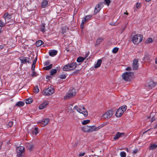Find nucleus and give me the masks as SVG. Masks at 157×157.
Returning a JSON list of instances; mask_svg holds the SVG:
<instances>
[{
	"instance_id": "obj_52",
	"label": "nucleus",
	"mask_w": 157,
	"mask_h": 157,
	"mask_svg": "<svg viewBox=\"0 0 157 157\" xmlns=\"http://www.w3.org/2000/svg\"><path fill=\"white\" fill-rule=\"evenodd\" d=\"M85 154V152H81L79 153V156H83Z\"/></svg>"
},
{
	"instance_id": "obj_37",
	"label": "nucleus",
	"mask_w": 157,
	"mask_h": 157,
	"mask_svg": "<svg viewBox=\"0 0 157 157\" xmlns=\"http://www.w3.org/2000/svg\"><path fill=\"white\" fill-rule=\"evenodd\" d=\"M150 58V56L149 55H145L144 57L143 60H149Z\"/></svg>"
},
{
	"instance_id": "obj_9",
	"label": "nucleus",
	"mask_w": 157,
	"mask_h": 157,
	"mask_svg": "<svg viewBox=\"0 0 157 157\" xmlns=\"http://www.w3.org/2000/svg\"><path fill=\"white\" fill-rule=\"evenodd\" d=\"M54 92V89L52 87L45 89L43 92V94L45 96H49L52 94Z\"/></svg>"
},
{
	"instance_id": "obj_40",
	"label": "nucleus",
	"mask_w": 157,
	"mask_h": 157,
	"mask_svg": "<svg viewBox=\"0 0 157 157\" xmlns=\"http://www.w3.org/2000/svg\"><path fill=\"white\" fill-rule=\"evenodd\" d=\"M90 122V120H85L83 121H82V124L83 125H85V124L88 123H89Z\"/></svg>"
},
{
	"instance_id": "obj_32",
	"label": "nucleus",
	"mask_w": 157,
	"mask_h": 157,
	"mask_svg": "<svg viewBox=\"0 0 157 157\" xmlns=\"http://www.w3.org/2000/svg\"><path fill=\"white\" fill-rule=\"evenodd\" d=\"M24 103L23 102L20 101L16 103V105L19 107H21L23 106L24 105Z\"/></svg>"
},
{
	"instance_id": "obj_14",
	"label": "nucleus",
	"mask_w": 157,
	"mask_h": 157,
	"mask_svg": "<svg viewBox=\"0 0 157 157\" xmlns=\"http://www.w3.org/2000/svg\"><path fill=\"white\" fill-rule=\"evenodd\" d=\"M49 120L48 118H46L43 119L42 120L39 121L38 124L41 126L44 127L47 125L49 122Z\"/></svg>"
},
{
	"instance_id": "obj_61",
	"label": "nucleus",
	"mask_w": 157,
	"mask_h": 157,
	"mask_svg": "<svg viewBox=\"0 0 157 157\" xmlns=\"http://www.w3.org/2000/svg\"><path fill=\"white\" fill-rule=\"evenodd\" d=\"M125 150L128 152L129 151V150L128 148H126Z\"/></svg>"
},
{
	"instance_id": "obj_39",
	"label": "nucleus",
	"mask_w": 157,
	"mask_h": 157,
	"mask_svg": "<svg viewBox=\"0 0 157 157\" xmlns=\"http://www.w3.org/2000/svg\"><path fill=\"white\" fill-rule=\"evenodd\" d=\"M109 25L112 26L117 25L119 24V23L117 22H111L109 23Z\"/></svg>"
},
{
	"instance_id": "obj_56",
	"label": "nucleus",
	"mask_w": 157,
	"mask_h": 157,
	"mask_svg": "<svg viewBox=\"0 0 157 157\" xmlns=\"http://www.w3.org/2000/svg\"><path fill=\"white\" fill-rule=\"evenodd\" d=\"M131 70V68L130 67H128L125 70L126 71H130Z\"/></svg>"
},
{
	"instance_id": "obj_23",
	"label": "nucleus",
	"mask_w": 157,
	"mask_h": 157,
	"mask_svg": "<svg viewBox=\"0 0 157 157\" xmlns=\"http://www.w3.org/2000/svg\"><path fill=\"white\" fill-rule=\"evenodd\" d=\"M57 51L55 50H52L50 51L49 52V55L51 56H54L56 55L57 54Z\"/></svg>"
},
{
	"instance_id": "obj_62",
	"label": "nucleus",
	"mask_w": 157,
	"mask_h": 157,
	"mask_svg": "<svg viewBox=\"0 0 157 157\" xmlns=\"http://www.w3.org/2000/svg\"><path fill=\"white\" fill-rule=\"evenodd\" d=\"M149 130H147V131H145V132H144L143 133V134H144V133H146L148 131H149Z\"/></svg>"
},
{
	"instance_id": "obj_25",
	"label": "nucleus",
	"mask_w": 157,
	"mask_h": 157,
	"mask_svg": "<svg viewBox=\"0 0 157 157\" xmlns=\"http://www.w3.org/2000/svg\"><path fill=\"white\" fill-rule=\"evenodd\" d=\"M38 128L37 127H35L34 129L32 130L31 132L33 134L36 135L39 133Z\"/></svg>"
},
{
	"instance_id": "obj_31",
	"label": "nucleus",
	"mask_w": 157,
	"mask_h": 157,
	"mask_svg": "<svg viewBox=\"0 0 157 157\" xmlns=\"http://www.w3.org/2000/svg\"><path fill=\"white\" fill-rule=\"evenodd\" d=\"M33 99L31 98H27L25 100V102L27 104H29L33 101Z\"/></svg>"
},
{
	"instance_id": "obj_13",
	"label": "nucleus",
	"mask_w": 157,
	"mask_h": 157,
	"mask_svg": "<svg viewBox=\"0 0 157 157\" xmlns=\"http://www.w3.org/2000/svg\"><path fill=\"white\" fill-rule=\"evenodd\" d=\"M20 60L21 61V63H29L31 62V60L29 58L25 57H20L19 58Z\"/></svg>"
},
{
	"instance_id": "obj_60",
	"label": "nucleus",
	"mask_w": 157,
	"mask_h": 157,
	"mask_svg": "<svg viewBox=\"0 0 157 157\" xmlns=\"http://www.w3.org/2000/svg\"><path fill=\"white\" fill-rule=\"evenodd\" d=\"M124 14H126L127 15H128V13H127V12H124Z\"/></svg>"
},
{
	"instance_id": "obj_10",
	"label": "nucleus",
	"mask_w": 157,
	"mask_h": 157,
	"mask_svg": "<svg viewBox=\"0 0 157 157\" xmlns=\"http://www.w3.org/2000/svg\"><path fill=\"white\" fill-rule=\"evenodd\" d=\"M156 83L153 81H151L145 84V87L146 89H148L149 90H151L154 88L156 86Z\"/></svg>"
},
{
	"instance_id": "obj_20",
	"label": "nucleus",
	"mask_w": 157,
	"mask_h": 157,
	"mask_svg": "<svg viewBox=\"0 0 157 157\" xmlns=\"http://www.w3.org/2000/svg\"><path fill=\"white\" fill-rule=\"evenodd\" d=\"M12 15L11 14H9L8 13H6L3 16V17L6 20V19H9L11 18Z\"/></svg>"
},
{
	"instance_id": "obj_43",
	"label": "nucleus",
	"mask_w": 157,
	"mask_h": 157,
	"mask_svg": "<svg viewBox=\"0 0 157 157\" xmlns=\"http://www.w3.org/2000/svg\"><path fill=\"white\" fill-rule=\"evenodd\" d=\"M152 38H148L146 41V42L147 43L149 44L151 43L152 41Z\"/></svg>"
},
{
	"instance_id": "obj_8",
	"label": "nucleus",
	"mask_w": 157,
	"mask_h": 157,
	"mask_svg": "<svg viewBox=\"0 0 157 157\" xmlns=\"http://www.w3.org/2000/svg\"><path fill=\"white\" fill-rule=\"evenodd\" d=\"M114 113V112L112 110H109L101 116V117L105 119H108L110 118Z\"/></svg>"
},
{
	"instance_id": "obj_22",
	"label": "nucleus",
	"mask_w": 157,
	"mask_h": 157,
	"mask_svg": "<svg viewBox=\"0 0 157 157\" xmlns=\"http://www.w3.org/2000/svg\"><path fill=\"white\" fill-rule=\"evenodd\" d=\"M90 126L88 125L85 126L82 128V130L86 132H90Z\"/></svg>"
},
{
	"instance_id": "obj_51",
	"label": "nucleus",
	"mask_w": 157,
	"mask_h": 157,
	"mask_svg": "<svg viewBox=\"0 0 157 157\" xmlns=\"http://www.w3.org/2000/svg\"><path fill=\"white\" fill-rule=\"evenodd\" d=\"M49 63H50L49 61H47L44 62V65L45 66H47L48 65V64H49Z\"/></svg>"
},
{
	"instance_id": "obj_1",
	"label": "nucleus",
	"mask_w": 157,
	"mask_h": 157,
	"mask_svg": "<svg viewBox=\"0 0 157 157\" xmlns=\"http://www.w3.org/2000/svg\"><path fill=\"white\" fill-rule=\"evenodd\" d=\"M77 65V64L75 62H73L71 63H68L63 67V70L64 71L73 70L75 68Z\"/></svg>"
},
{
	"instance_id": "obj_33",
	"label": "nucleus",
	"mask_w": 157,
	"mask_h": 157,
	"mask_svg": "<svg viewBox=\"0 0 157 157\" xmlns=\"http://www.w3.org/2000/svg\"><path fill=\"white\" fill-rule=\"evenodd\" d=\"M52 64H50L49 65L44 67V69L45 70H50L52 68Z\"/></svg>"
},
{
	"instance_id": "obj_53",
	"label": "nucleus",
	"mask_w": 157,
	"mask_h": 157,
	"mask_svg": "<svg viewBox=\"0 0 157 157\" xmlns=\"http://www.w3.org/2000/svg\"><path fill=\"white\" fill-rule=\"evenodd\" d=\"M136 7L138 9L140 7V3H137L136 5Z\"/></svg>"
},
{
	"instance_id": "obj_64",
	"label": "nucleus",
	"mask_w": 157,
	"mask_h": 157,
	"mask_svg": "<svg viewBox=\"0 0 157 157\" xmlns=\"http://www.w3.org/2000/svg\"><path fill=\"white\" fill-rule=\"evenodd\" d=\"M151 0H145V1H146V2H149L150 1H151Z\"/></svg>"
},
{
	"instance_id": "obj_24",
	"label": "nucleus",
	"mask_w": 157,
	"mask_h": 157,
	"mask_svg": "<svg viewBox=\"0 0 157 157\" xmlns=\"http://www.w3.org/2000/svg\"><path fill=\"white\" fill-rule=\"evenodd\" d=\"M102 63V60L101 59H98L97 62L96 64L94 66V67L97 68L100 67Z\"/></svg>"
},
{
	"instance_id": "obj_5",
	"label": "nucleus",
	"mask_w": 157,
	"mask_h": 157,
	"mask_svg": "<svg viewBox=\"0 0 157 157\" xmlns=\"http://www.w3.org/2000/svg\"><path fill=\"white\" fill-rule=\"evenodd\" d=\"M127 108V107L126 105H124L119 108L116 112V116L118 117H121L126 110Z\"/></svg>"
},
{
	"instance_id": "obj_4",
	"label": "nucleus",
	"mask_w": 157,
	"mask_h": 157,
	"mask_svg": "<svg viewBox=\"0 0 157 157\" xmlns=\"http://www.w3.org/2000/svg\"><path fill=\"white\" fill-rule=\"evenodd\" d=\"M134 75V73L132 72H126L122 75V78L125 81H130Z\"/></svg>"
},
{
	"instance_id": "obj_12",
	"label": "nucleus",
	"mask_w": 157,
	"mask_h": 157,
	"mask_svg": "<svg viewBox=\"0 0 157 157\" xmlns=\"http://www.w3.org/2000/svg\"><path fill=\"white\" fill-rule=\"evenodd\" d=\"M104 2H100L95 7L94 10V13L97 14L100 10L104 6Z\"/></svg>"
},
{
	"instance_id": "obj_38",
	"label": "nucleus",
	"mask_w": 157,
	"mask_h": 157,
	"mask_svg": "<svg viewBox=\"0 0 157 157\" xmlns=\"http://www.w3.org/2000/svg\"><path fill=\"white\" fill-rule=\"evenodd\" d=\"M39 91V90L38 86H36L34 87V92L36 93H38Z\"/></svg>"
},
{
	"instance_id": "obj_15",
	"label": "nucleus",
	"mask_w": 157,
	"mask_h": 157,
	"mask_svg": "<svg viewBox=\"0 0 157 157\" xmlns=\"http://www.w3.org/2000/svg\"><path fill=\"white\" fill-rule=\"evenodd\" d=\"M48 104V102L47 101H44L39 106V109H40L44 108Z\"/></svg>"
},
{
	"instance_id": "obj_34",
	"label": "nucleus",
	"mask_w": 157,
	"mask_h": 157,
	"mask_svg": "<svg viewBox=\"0 0 157 157\" xmlns=\"http://www.w3.org/2000/svg\"><path fill=\"white\" fill-rule=\"evenodd\" d=\"M57 71V70L56 69H53L50 71V75H53L56 74Z\"/></svg>"
},
{
	"instance_id": "obj_47",
	"label": "nucleus",
	"mask_w": 157,
	"mask_h": 157,
	"mask_svg": "<svg viewBox=\"0 0 157 157\" xmlns=\"http://www.w3.org/2000/svg\"><path fill=\"white\" fill-rule=\"evenodd\" d=\"M37 75L36 73L34 71H33L32 74V76L34 77L37 76Z\"/></svg>"
},
{
	"instance_id": "obj_19",
	"label": "nucleus",
	"mask_w": 157,
	"mask_h": 157,
	"mask_svg": "<svg viewBox=\"0 0 157 157\" xmlns=\"http://www.w3.org/2000/svg\"><path fill=\"white\" fill-rule=\"evenodd\" d=\"M48 4V1L47 0H43L41 3V6L42 8H46Z\"/></svg>"
},
{
	"instance_id": "obj_27",
	"label": "nucleus",
	"mask_w": 157,
	"mask_h": 157,
	"mask_svg": "<svg viewBox=\"0 0 157 157\" xmlns=\"http://www.w3.org/2000/svg\"><path fill=\"white\" fill-rule=\"evenodd\" d=\"M85 59V58L83 57H78L77 59V61L78 63L82 62Z\"/></svg>"
},
{
	"instance_id": "obj_50",
	"label": "nucleus",
	"mask_w": 157,
	"mask_h": 157,
	"mask_svg": "<svg viewBox=\"0 0 157 157\" xmlns=\"http://www.w3.org/2000/svg\"><path fill=\"white\" fill-rule=\"evenodd\" d=\"M89 54V52H86L85 53V57H83L84 58H85V59L88 56Z\"/></svg>"
},
{
	"instance_id": "obj_36",
	"label": "nucleus",
	"mask_w": 157,
	"mask_h": 157,
	"mask_svg": "<svg viewBox=\"0 0 157 157\" xmlns=\"http://www.w3.org/2000/svg\"><path fill=\"white\" fill-rule=\"evenodd\" d=\"M120 155L121 157H126V154L124 151H123L120 152Z\"/></svg>"
},
{
	"instance_id": "obj_17",
	"label": "nucleus",
	"mask_w": 157,
	"mask_h": 157,
	"mask_svg": "<svg viewBox=\"0 0 157 157\" xmlns=\"http://www.w3.org/2000/svg\"><path fill=\"white\" fill-rule=\"evenodd\" d=\"M124 133L123 132H117V134L114 136L113 139L116 140L118 139L119 138L122 136L124 135Z\"/></svg>"
},
{
	"instance_id": "obj_2",
	"label": "nucleus",
	"mask_w": 157,
	"mask_h": 157,
	"mask_svg": "<svg viewBox=\"0 0 157 157\" xmlns=\"http://www.w3.org/2000/svg\"><path fill=\"white\" fill-rule=\"evenodd\" d=\"M74 109L76 110L79 113L83 114L85 117L88 115V112L83 106H76L74 107Z\"/></svg>"
},
{
	"instance_id": "obj_44",
	"label": "nucleus",
	"mask_w": 157,
	"mask_h": 157,
	"mask_svg": "<svg viewBox=\"0 0 157 157\" xmlns=\"http://www.w3.org/2000/svg\"><path fill=\"white\" fill-rule=\"evenodd\" d=\"M13 124V122L12 121L9 122L7 124V127L8 128L11 127Z\"/></svg>"
},
{
	"instance_id": "obj_6",
	"label": "nucleus",
	"mask_w": 157,
	"mask_h": 157,
	"mask_svg": "<svg viewBox=\"0 0 157 157\" xmlns=\"http://www.w3.org/2000/svg\"><path fill=\"white\" fill-rule=\"evenodd\" d=\"M17 155L18 157H24L25 154V148L23 146H19L16 149Z\"/></svg>"
},
{
	"instance_id": "obj_57",
	"label": "nucleus",
	"mask_w": 157,
	"mask_h": 157,
	"mask_svg": "<svg viewBox=\"0 0 157 157\" xmlns=\"http://www.w3.org/2000/svg\"><path fill=\"white\" fill-rule=\"evenodd\" d=\"M4 48V45H0V49H3Z\"/></svg>"
},
{
	"instance_id": "obj_42",
	"label": "nucleus",
	"mask_w": 157,
	"mask_h": 157,
	"mask_svg": "<svg viewBox=\"0 0 157 157\" xmlns=\"http://www.w3.org/2000/svg\"><path fill=\"white\" fill-rule=\"evenodd\" d=\"M118 51V48H114L112 50V52L114 53H117Z\"/></svg>"
},
{
	"instance_id": "obj_49",
	"label": "nucleus",
	"mask_w": 157,
	"mask_h": 157,
	"mask_svg": "<svg viewBox=\"0 0 157 157\" xmlns=\"http://www.w3.org/2000/svg\"><path fill=\"white\" fill-rule=\"evenodd\" d=\"M105 2L108 6H109L110 2V0H105Z\"/></svg>"
},
{
	"instance_id": "obj_28",
	"label": "nucleus",
	"mask_w": 157,
	"mask_h": 157,
	"mask_svg": "<svg viewBox=\"0 0 157 157\" xmlns=\"http://www.w3.org/2000/svg\"><path fill=\"white\" fill-rule=\"evenodd\" d=\"M43 43V41L40 40L36 41V44L37 46L39 47L41 46Z\"/></svg>"
},
{
	"instance_id": "obj_63",
	"label": "nucleus",
	"mask_w": 157,
	"mask_h": 157,
	"mask_svg": "<svg viewBox=\"0 0 157 157\" xmlns=\"http://www.w3.org/2000/svg\"><path fill=\"white\" fill-rule=\"evenodd\" d=\"M154 120H155V119L154 118L153 119V118H152V120H151L152 122Z\"/></svg>"
},
{
	"instance_id": "obj_48",
	"label": "nucleus",
	"mask_w": 157,
	"mask_h": 157,
	"mask_svg": "<svg viewBox=\"0 0 157 157\" xmlns=\"http://www.w3.org/2000/svg\"><path fill=\"white\" fill-rule=\"evenodd\" d=\"M35 64H32V67H31V70L32 71H34L35 69Z\"/></svg>"
},
{
	"instance_id": "obj_59",
	"label": "nucleus",
	"mask_w": 157,
	"mask_h": 157,
	"mask_svg": "<svg viewBox=\"0 0 157 157\" xmlns=\"http://www.w3.org/2000/svg\"><path fill=\"white\" fill-rule=\"evenodd\" d=\"M155 63L157 64V57L156 58L155 60Z\"/></svg>"
},
{
	"instance_id": "obj_41",
	"label": "nucleus",
	"mask_w": 157,
	"mask_h": 157,
	"mask_svg": "<svg viewBox=\"0 0 157 157\" xmlns=\"http://www.w3.org/2000/svg\"><path fill=\"white\" fill-rule=\"evenodd\" d=\"M6 24V23H4L2 21L0 20V27L2 28Z\"/></svg>"
},
{
	"instance_id": "obj_35",
	"label": "nucleus",
	"mask_w": 157,
	"mask_h": 157,
	"mask_svg": "<svg viewBox=\"0 0 157 157\" xmlns=\"http://www.w3.org/2000/svg\"><path fill=\"white\" fill-rule=\"evenodd\" d=\"M109 124V123L108 122H105L103 124H101V125H99L98 126V128H99V129L103 127L104 126L107 125L108 124Z\"/></svg>"
},
{
	"instance_id": "obj_11",
	"label": "nucleus",
	"mask_w": 157,
	"mask_h": 157,
	"mask_svg": "<svg viewBox=\"0 0 157 157\" xmlns=\"http://www.w3.org/2000/svg\"><path fill=\"white\" fill-rule=\"evenodd\" d=\"M92 16L91 15H88L86 16L82 20V23L81 24V28L82 29L83 28V25L84 23L86 21H87L91 19Z\"/></svg>"
},
{
	"instance_id": "obj_7",
	"label": "nucleus",
	"mask_w": 157,
	"mask_h": 157,
	"mask_svg": "<svg viewBox=\"0 0 157 157\" xmlns=\"http://www.w3.org/2000/svg\"><path fill=\"white\" fill-rule=\"evenodd\" d=\"M143 36L141 35H136L132 38V41L134 44H138L142 40Z\"/></svg>"
},
{
	"instance_id": "obj_21",
	"label": "nucleus",
	"mask_w": 157,
	"mask_h": 157,
	"mask_svg": "<svg viewBox=\"0 0 157 157\" xmlns=\"http://www.w3.org/2000/svg\"><path fill=\"white\" fill-rule=\"evenodd\" d=\"M104 40V38L103 37H99L98 38V39H97L96 43H95V47H96V46L98 44H100V43L102 42Z\"/></svg>"
},
{
	"instance_id": "obj_54",
	"label": "nucleus",
	"mask_w": 157,
	"mask_h": 157,
	"mask_svg": "<svg viewBox=\"0 0 157 157\" xmlns=\"http://www.w3.org/2000/svg\"><path fill=\"white\" fill-rule=\"evenodd\" d=\"M37 60V57H36V58H35V59L34 60L33 63L34 64H36Z\"/></svg>"
},
{
	"instance_id": "obj_3",
	"label": "nucleus",
	"mask_w": 157,
	"mask_h": 157,
	"mask_svg": "<svg viewBox=\"0 0 157 157\" xmlns=\"http://www.w3.org/2000/svg\"><path fill=\"white\" fill-rule=\"evenodd\" d=\"M76 94L75 90L73 87L70 88V90L64 96V99H67L72 98Z\"/></svg>"
},
{
	"instance_id": "obj_16",
	"label": "nucleus",
	"mask_w": 157,
	"mask_h": 157,
	"mask_svg": "<svg viewBox=\"0 0 157 157\" xmlns=\"http://www.w3.org/2000/svg\"><path fill=\"white\" fill-rule=\"evenodd\" d=\"M138 67V60L137 59H134L133 61L132 68L133 70H136Z\"/></svg>"
},
{
	"instance_id": "obj_46",
	"label": "nucleus",
	"mask_w": 157,
	"mask_h": 157,
	"mask_svg": "<svg viewBox=\"0 0 157 157\" xmlns=\"http://www.w3.org/2000/svg\"><path fill=\"white\" fill-rule=\"evenodd\" d=\"M68 28H63L62 29V33L63 34H64V33H66V30L67 29V30L68 29Z\"/></svg>"
},
{
	"instance_id": "obj_45",
	"label": "nucleus",
	"mask_w": 157,
	"mask_h": 157,
	"mask_svg": "<svg viewBox=\"0 0 157 157\" xmlns=\"http://www.w3.org/2000/svg\"><path fill=\"white\" fill-rule=\"evenodd\" d=\"M59 78L62 79H64L66 78V75H59Z\"/></svg>"
},
{
	"instance_id": "obj_30",
	"label": "nucleus",
	"mask_w": 157,
	"mask_h": 157,
	"mask_svg": "<svg viewBox=\"0 0 157 157\" xmlns=\"http://www.w3.org/2000/svg\"><path fill=\"white\" fill-rule=\"evenodd\" d=\"M157 147V144H152L151 145L150 149L151 150H153L156 149Z\"/></svg>"
},
{
	"instance_id": "obj_58",
	"label": "nucleus",
	"mask_w": 157,
	"mask_h": 157,
	"mask_svg": "<svg viewBox=\"0 0 157 157\" xmlns=\"http://www.w3.org/2000/svg\"><path fill=\"white\" fill-rule=\"evenodd\" d=\"M157 128V124H156V125L154 127V128L156 129Z\"/></svg>"
},
{
	"instance_id": "obj_26",
	"label": "nucleus",
	"mask_w": 157,
	"mask_h": 157,
	"mask_svg": "<svg viewBox=\"0 0 157 157\" xmlns=\"http://www.w3.org/2000/svg\"><path fill=\"white\" fill-rule=\"evenodd\" d=\"M25 146L30 151L32 150L33 148V146L29 144H26Z\"/></svg>"
},
{
	"instance_id": "obj_18",
	"label": "nucleus",
	"mask_w": 157,
	"mask_h": 157,
	"mask_svg": "<svg viewBox=\"0 0 157 157\" xmlns=\"http://www.w3.org/2000/svg\"><path fill=\"white\" fill-rule=\"evenodd\" d=\"M99 129L98 127H96L95 126H90V132H91L94 131H97Z\"/></svg>"
},
{
	"instance_id": "obj_29",
	"label": "nucleus",
	"mask_w": 157,
	"mask_h": 157,
	"mask_svg": "<svg viewBox=\"0 0 157 157\" xmlns=\"http://www.w3.org/2000/svg\"><path fill=\"white\" fill-rule=\"evenodd\" d=\"M40 30L43 33L45 32V24H42L40 28Z\"/></svg>"
},
{
	"instance_id": "obj_55",
	"label": "nucleus",
	"mask_w": 157,
	"mask_h": 157,
	"mask_svg": "<svg viewBox=\"0 0 157 157\" xmlns=\"http://www.w3.org/2000/svg\"><path fill=\"white\" fill-rule=\"evenodd\" d=\"M138 152V150L137 149H135L133 151L132 153L134 154H136Z\"/></svg>"
}]
</instances>
